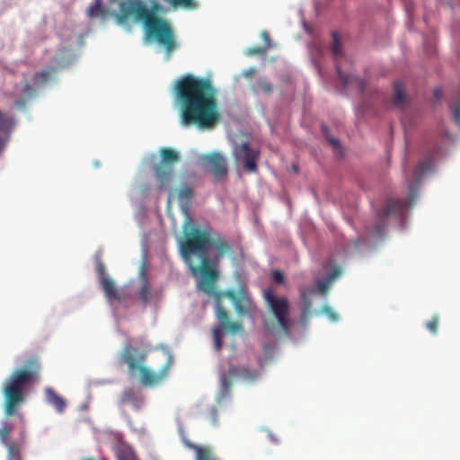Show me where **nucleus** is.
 I'll use <instances>...</instances> for the list:
<instances>
[{"instance_id": "11", "label": "nucleus", "mask_w": 460, "mask_h": 460, "mask_svg": "<svg viewBox=\"0 0 460 460\" xmlns=\"http://www.w3.org/2000/svg\"><path fill=\"white\" fill-rule=\"evenodd\" d=\"M433 166V156L427 155L422 160L420 161L417 167L413 172V179L409 182V196L407 199V207L411 208L416 198H417V190L418 187L420 183L422 176L429 171L432 169Z\"/></svg>"}, {"instance_id": "30", "label": "nucleus", "mask_w": 460, "mask_h": 460, "mask_svg": "<svg viewBox=\"0 0 460 460\" xmlns=\"http://www.w3.org/2000/svg\"><path fill=\"white\" fill-rule=\"evenodd\" d=\"M134 400H135V394H134L133 390H127L123 393L122 397H121L122 402L129 403V402H134Z\"/></svg>"}, {"instance_id": "36", "label": "nucleus", "mask_w": 460, "mask_h": 460, "mask_svg": "<svg viewBox=\"0 0 460 460\" xmlns=\"http://www.w3.org/2000/svg\"><path fill=\"white\" fill-rule=\"evenodd\" d=\"M323 311L330 317V319L332 321H336L338 319V315L336 313H334L332 308L328 307V306H324L323 308Z\"/></svg>"}, {"instance_id": "12", "label": "nucleus", "mask_w": 460, "mask_h": 460, "mask_svg": "<svg viewBox=\"0 0 460 460\" xmlns=\"http://www.w3.org/2000/svg\"><path fill=\"white\" fill-rule=\"evenodd\" d=\"M236 160L243 163L245 171L254 172L257 171V161L260 151L252 148L248 142H243L234 149Z\"/></svg>"}, {"instance_id": "23", "label": "nucleus", "mask_w": 460, "mask_h": 460, "mask_svg": "<svg viewBox=\"0 0 460 460\" xmlns=\"http://www.w3.org/2000/svg\"><path fill=\"white\" fill-rule=\"evenodd\" d=\"M55 73V69H45L39 73H36L33 75V82L35 84H46L51 77V75Z\"/></svg>"}, {"instance_id": "3", "label": "nucleus", "mask_w": 460, "mask_h": 460, "mask_svg": "<svg viewBox=\"0 0 460 460\" xmlns=\"http://www.w3.org/2000/svg\"><path fill=\"white\" fill-rule=\"evenodd\" d=\"M223 258L224 257L217 258V254L212 255V258L203 257L200 265H190V270L194 274L198 272L200 274L201 278L198 284L199 288L208 295H214L216 296V315L221 328L235 332L243 329L242 323L239 322H231L229 314L223 305V298L226 297L232 301L239 315L251 314L256 310V305L247 288L244 287L239 288L238 291H216V281L218 278V272L216 268Z\"/></svg>"}, {"instance_id": "34", "label": "nucleus", "mask_w": 460, "mask_h": 460, "mask_svg": "<svg viewBox=\"0 0 460 460\" xmlns=\"http://www.w3.org/2000/svg\"><path fill=\"white\" fill-rule=\"evenodd\" d=\"M217 415H218L217 409L216 407L212 406L209 409V419H210L211 423L214 426H217L218 423Z\"/></svg>"}, {"instance_id": "8", "label": "nucleus", "mask_w": 460, "mask_h": 460, "mask_svg": "<svg viewBox=\"0 0 460 460\" xmlns=\"http://www.w3.org/2000/svg\"><path fill=\"white\" fill-rule=\"evenodd\" d=\"M263 298L281 330L288 333L291 323L289 319L290 305L288 298L277 296L271 288L263 291Z\"/></svg>"}, {"instance_id": "4", "label": "nucleus", "mask_w": 460, "mask_h": 460, "mask_svg": "<svg viewBox=\"0 0 460 460\" xmlns=\"http://www.w3.org/2000/svg\"><path fill=\"white\" fill-rule=\"evenodd\" d=\"M149 8L142 0H122L119 12L111 15L118 25L130 30V17L143 23L146 36L156 40L164 49L165 58L169 60L177 49V42L172 27L164 18L158 14L163 13V6L157 0H149Z\"/></svg>"}, {"instance_id": "39", "label": "nucleus", "mask_w": 460, "mask_h": 460, "mask_svg": "<svg viewBox=\"0 0 460 460\" xmlns=\"http://www.w3.org/2000/svg\"><path fill=\"white\" fill-rule=\"evenodd\" d=\"M341 270L339 269H335L328 277L329 280L332 281L334 279H336L338 276H340Z\"/></svg>"}, {"instance_id": "28", "label": "nucleus", "mask_w": 460, "mask_h": 460, "mask_svg": "<svg viewBox=\"0 0 460 460\" xmlns=\"http://www.w3.org/2000/svg\"><path fill=\"white\" fill-rule=\"evenodd\" d=\"M438 316L434 315L429 321L427 322L426 327L432 333L436 334L438 332Z\"/></svg>"}, {"instance_id": "21", "label": "nucleus", "mask_w": 460, "mask_h": 460, "mask_svg": "<svg viewBox=\"0 0 460 460\" xmlns=\"http://www.w3.org/2000/svg\"><path fill=\"white\" fill-rule=\"evenodd\" d=\"M87 14L90 18L107 16L108 11L102 7V0H95L88 8Z\"/></svg>"}, {"instance_id": "42", "label": "nucleus", "mask_w": 460, "mask_h": 460, "mask_svg": "<svg viewBox=\"0 0 460 460\" xmlns=\"http://www.w3.org/2000/svg\"><path fill=\"white\" fill-rule=\"evenodd\" d=\"M264 325H265V328H267L269 331H270V330H271L270 326L268 323H265V324H264Z\"/></svg>"}, {"instance_id": "40", "label": "nucleus", "mask_w": 460, "mask_h": 460, "mask_svg": "<svg viewBox=\"0 0 460 460\" xmlns=\"http://www.w3.org/2000/svg\"><path fill=\"white\" fill-rule=\"evenodd\" d=\"M255 74V69L254 68H250L246 71H244L243 75L245 77H251L253 75Z\"/></svg>"}, {"instance_id": "27", "label": "nucleus", "mask_w": 460, "mask_h": 460, "mask_svg": "<svg viewBox=\"0 0 460 460\" xmlns=\"http://www.w3.org/2000/svg\"><path fill=\"white\" fill-rule=\"evenodd\" d=\"M322 131H323V135L325 136V137L330 142V144L333 146V148L336 149V150H339L341 148V145H340L339 140H337L336 138L329 136L328 128H327V127L325 125L322 126Z\"/></svg>"}, {"instance_id": "17", "label": "nucleus", "mask_w": 460, "mask_h": 460, "mask_svg": "<svg viewBox=\"0 0 460 460\" xmlns=\"http://www.w3.org/2000/svg\"><path fill=\"white\" fill-rule=\"evenodd\" d=\"M317 290L314 287L303 288L300 289V298L303 305L302 316L306 317L312 306L311 296Z\"/></svg>"}, {"instance_id": "37", "label": "nucleus", "mask_w": 460, "mask_h": 460, "mask_svg": "<svg viewBox=\"0 0 460 460\" xmlns=\"http://www.w3.org/2000/svg\"><path fill=\"white\" fill-rule=\"evenodd\" d=\"M261 37L262 39V40L265 42V48H267L268 49L270 48H271V42H270V35L267 31H262L261 33Z\"/></svg>"}, {"instance_id": "9", "label": "nucleus", "mask_w": 460, "mask_h": 460, "mask_svg": "<svg viewBox=\"0 0 460 460\" xmlns=\"http://www.w3.org/2000/svg\"><path fill=\"white\" fill-rule=\"evenodd\" d=\"M260 376L257 370L250 369L245 367L230 366L226 373L220 376L221 389L218 396V402L226 398L230 394L232 380L240 379L245 382H253Z\"/></svg>"}, {"instance_id": "16", "label": "nucleus", "mask_w": 460, "mask_h": 460, "mask_svg": "<svg viewBox=\"0 0 460 460\" xmlns=\"http://www.w3.org/2000/svg\"><path fill=\"white\" fill-rule=\"evenodd\" d=\"M45 395L47 402L49 404H51L57 410V411H64L66 406V401L60 395H58L52 388H46Z\"/></svg>"}, {"instance_id": "41", "label": "nucleus", "mask_w": 460, "mask_h": 460, "mask_svg": "<svg viewBox=\"0 0 460 460\" xmlns=\"http://www.w3.org/2000/svg\"><path fill=\"white\" fill-rule=\"evenodd\" d=\"M440 95H441V91L439 89L435 90V96L437 98H438V97H440Z\"/></svg>"}, {"instance_id": "38", "label": "nucleus", "mask_w": 460, "mask_h": 460, "mask_svg": "<svg viewBox=\"0 0 460 460\" xmlns=\"http://www.w3.org/2000/svg\"><path fill=\"white\" fill-rule=\"evenodd\" d=\"M15 105L21 109H23L26 105V100L23 97H21L16 100Z\"/></svg>"}, {"instance_id": "14", "label": "nucleus", "mask_w": 460, "mask_h": 460, "mask_svg": "<svg viewBox=\"0 0 460 460\" xmlns=\"http://www.w3.org/2000/svg\"><path fill=\"white\" fill-rule=\"evenodd\" d=\"M405 204L403 200L389 199L385 208L383 209L380 217L385 218L391 215L402 216Z\"/></svg>"}, {"instance_id": "22", "label": "nucleus", "mask_w": 460, "mask_h": 460, "mask_svg": "<svg viewBox=\"0 0 460 460\" xmlns=\"http://www.w3.org/2000/svg\"><path fill=\"white\" fill-rule=\"evenodd\" d=\"M197 453V460H217L208 447L191 446Z\"/></svg>"}, {"instance_id": "25", "label": "nucleus", "mask_w": 460, "mask_h": 460, "mask_svg": "<svg viewBox=\"0 0 460 460\" xmlns=\"http://www.w3.org/2000/svg\"><path fill=\"white\" fill-rule=\"evenodd\" d=\"M138 296H139L140 300L143 301L144 303H146L150 299L151 290H150L149 283L146 279H144L141 284V287H140V289L138 292Z\"/></svg>"}, {"instance_id": "15", "label": "nucleus", "mask_w": 460, "mask_h": 460, "mask_svg": "<svg viewBox=\"0 0 460 460\" xmlns=\"http://www.w3.org/2000/svg\"><path fill=\"white\" fill-rule=\"evenodd\" d=\"M102 289L104 292V295L106 298L111 302V301H119V294L118 289L115 287L114 281L110 278H102L101 281H99Z\"/></svg>"}, {"instance_id": "29", "label": "nucleus", "mask_w": 460, "mask_h": 460, "mask_svg": "<svg viewBox=\"0 0 460 460\" xmlns=\"http://www.w3.org/2000/svg\"><path fill=\"white\" fill-rule=\"evenodd\" d=\"M267 49H268L265 47L255 46V47L248 49L246 50V54L249 56L262 55L267 51Z\"/></svg>"}, {"instance_id": "19", "label": "nucleus", "mask_w": 460, "mask_h": 460, "mask_svg": "<svg viewBox=\"0 0 460 460\" xmlns=\"http://www.w3.org/2000/svg\"><path fill=\"white\" fill-rule=\"evenodd\" d=\"M15 127V120L12 116L0 111V132L9 137Z\"/></svg>"}, {"instance_id": "20", "label": "nucleus", "mask_w": 460, "mask_h": 460, "mask_svg": "<svg viewBox=\"0 0 460 460\" xmlns=\"http://www.w3.org/2000/svg\"><path fill=\"white\" fill-rule=\"evenodd\" d=\"M252 90L255 93H262L270 94L273 90V86L265 78H258L252 84Z\"/></svg>"}, {"instance_id": "7", "label": "nucleus", "mask_w": 460, "mask_h": 460, "mask_svg": "<svg viewBox=\"0 0 460 460\" xmlns=\"http://www.w3.org/2000/svg\"><path fill=\"white\" fill-rule=\"evenodd\" d=\"M161 160L153 165V172L160 190L168 189L173 181L174 165L180 160L179 153L169 147L161 148L159 151Z\"/></svg>"}, {"instance_id": "5", "label": "nucleus", "mask_w": 460, "mask_h": 460, "mask_svg": "<svg viewBox=\"0 0 460 460\" xmlns=\"http://www.w3.org/2000/svg\"><path fill=\"white\" fill-rule=\"evenodd\" d=\"M179 248L185 260H190L197 255L203 259L208 252L218 257L231 255L233 248L231 243L218 234H215L210 226L201 228L192 221H188L179 241Z\"/></svg>"}, {"instance_id": "26", "label": "nucleus", "mask_w": 460, "mask_h": 460, "mask_svg": "<svg viewBox=\"0 0 460 460\" xmlns=\"http://www.w3.org/2000/svg\"><path fill=\"white\" fill-rule=\"evenodd\" d=\"M213 338L215 348L217 350H220L222 348V331L219 328H214Z\"/></svg>"}, {"instance_id": "1", "label": "nucleus", "mask_w": 460, "mask_h": 460, "mask_svg": "<svg viewBox=\"0 0 460 460\" xmlns=\"http://www.w3.org/2000/svg\"><path fill=\"white\" fill-rule=\"evenodd\" d=\"M40 376V364L36 358H31L23 367L13 370L3 385L4 420L0 428V442L6 447V460H22V451L26 446L27 434L25 419L19 409Z\"/></svg>"}, {"instance_id": "32", "label": "nucleus", "mask_w": 460, "mask_h": 460, "mask_svg": "<svg viewBox=\"0 0 460 460\" xmlns=\"http://www.w3.org/2000/svg\"><path fill=\"white\" fill-rule=\"evenodd\" d=\"M271 278L278 284H283L285 281L284 274L280 270H273Z\"/></svg>"}, {"instance_id": "18", "label": "nucleus", "mask_w": 460, "mask_h": 460, "mask_svg": "<svg viewBox=\"0 0 460 460\" xmlns=\"http://www.w3.org/2000/svg\"><path fill=\"white\" fill-rule=\"evenodd\" d=\"M395 107L403 108L407 103V96L405 94L404 86L401 81L394 83V101Z\"/></svg>"}, {"instance_id": "24", "label": "nucleus", "mask_w": 460, "mask_h": 460, "mask_svg": "<svg viewBox=\"0 0 460 460\" xmlns=\"http://www.w3.org/2000/svg\"><path fill=\"white\" fill-rule=\"evenodd\" d=\"M193 190L188 185H181L178 190V197L181 201L189 202L193 197Z\"/></svg>"}, {"instance_id": "2", "label": "nucleus", "mask_w": 460, "mask_h": 460, "mask_svg": "<svg viewBox=\"0 0 460 460\" xmlns=\"http://www.w3.org/2000/svg\"><path fill=\"white\" fill-rule=\"evenodd\" d=\"M174 101L181 125L211 129L221 119L217 89L208 77L187 74L174 84Z\"/></svg>"}, {"instance_id": "31", "label": "nucleus", "mask_w": 460, "mask_h": 460, "mask_svg": "<svg viewBox=\"0 0 460 460\" xmlns=\"http://www.w3.org/2000/svg\"><path fill=\"white\" fill-rule=\"evenodd\" d=\"M330 282L329 281H323V280H320L317 282V290L322 294V295H326V293L328 292L329 288H330Z\"/></svg>"}, {"instance_id": "6", "label": "nucleus", "mask_w": 460, "mask_h": 460, "mask_svg": "<svg viewBox=\"0 0 460 460\" xmlns=\"http://www.w3.org/2000/svg\"><path fill=\"white\" fill-rule=\"evenodd\" d=\"M146 356L145 353L137 354V349L131 346H125L121 359L128 366L130 374L136 371L139 373V381L144 386H155L163 382L168 376L170 368L172 365V356L168 354L165 363L162 366L158 372H153L144 364Z\"/></svg>"}, {"instance_id": "43", "label": "nucleus", "mask_w": 460, "mask_h": 460, "mask_svg": "<svg viewBox=\"0 0 460 460\" xmlns=\"http://www.w3.org/2000/svg\"><path fill=\"white\" fill-rule=\"evenodd\" d=\"M294 171L297 172V167L296 165L293 166Z\"/></svg>"}, {"instance_id": "33", "label": "nucleus", "mask_w": 460, "mask_h": 460, "mask_svg": "<svg viewBox=\"0 0 460 460\" xmlns=\"http://www.w3.org/2000/svg\"><path fill=\"white\" fill-rule=\"evenodd\" d=\"M96 270H97V273L99 276V281H101L102 279V278L109 277L106 274L104 264L101 261H98Z\"/></svg>"}, {"instance_id": "35", "label": "nucleus", "mask_w": 460, "mask_h": 460, "mask_svg": "<svg viewBox=\"0 0 460 460\" xmlns=\"http://www.w3.org/2000/svg\"><path fill=\"white\" fill-rule=\"evenodd\" d=\"M22 93L29 97V98H31L34 96L35 94V89L33 88V86H31V84H24V86L22 87Z\"/></svg>"}, {"instance_id": "13", "label": "nucleus", "mask_w": 460, "mask_h": 460, "mask_svg": "<svg viewBox=\"0 0 460 460\" xmlns=\"http://www.w3.org/2000/svg\"><path fill=\"white\" fill-rule=\"evenodd\" d=\"M202 160L209 165L210 172L216 179L219 180L226 176L228 168L223 155L217 152L207 154L203 155Z\"/></svg>"}, {"instance_id": "10", "label": "nucleus", "mask_w": 460, "mask_h": 460, "mask_svg": "<svg viewBox=\"0 0 460 460\" xmlns=\"http://www.w3.org/2000/svg\"><path fill=\"white\" fill-rule=\"evenodd\" d=\"M332 54L334 59L336 71L338 73L340 80L342 82L345 87H352L356 86L360 91H364L366 88V83L362 79L355 76L350 73H346L342 69L341 58H342V51L341 46L339 40L338 34L336 32L332 33Z\"/></svg>"}]
</instances>
